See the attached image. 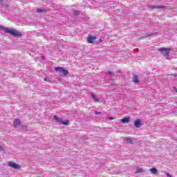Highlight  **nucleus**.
I'll use <instances>...</instances> for the list:
<instances>
[{
  "label": "nucleus",
  "mask_w": 177,
  "mask_h": 177,
  "mask_svg": "<svg viewBox=\"0 0 177 177\" xmlns=\"http://www.w3.org/2000/svg\"><path fill=\"white\" fill-rule=\"evenodd\" d=\"M0 30L3 31L7 34H10L11 35H13V37H21V32L17 31L16 29L8 28L0 26Z\"/></svg>",
  "instance_id": "1"
},
{
  "label": "nucleus",
  "mask_w": 177,
  "mask_h": 177,
  "mask_svg": "<svg viewBox=\"0 0 177 177\" xmlns=\"http://www.w3.org/2000/svg\"><path fill=\"white\" fill-rule=\"evenodd\" d=\"M91 97L92 99H93L94 102H99V99L97 98L96 96H95V95L92 94Z\"/></svg>",
  "instance_id": "15"
},
{
  "label": "nucleus",
  "mask_w": 177,
  "mask_h": 177,
  "mask_svg": "<svg viewBox=\"0 0 177 177\" xmlns=\"http://www.w3.org/2000/svg\"><path fill=\"white\" fill-rule=\"evenodd\" d=\"M151 8L152 9H162V6H151Z\"/></svg>",
  "instance_id": "12"
},
{
  "label": "nucleus",
  "mask_w": 177,
  "mask_h": 177,
  "mask_svg": "<svg viewBox=\"0 0 177 177\" xmlns=\"http://www.w3.org/2000/svg\"><path fill=\"white\" fill-rule=\"evenodd\" d=\"M96 41V37L92 36L91 35H89L88 37H87V42L88 44H93Z\"/></svg>",
  "instance_id": "6"
},
{
  "label": "nucleus",
  "mask_w": 177,
  "mask_h": 177,
  "mask_svg": "<svg viewBox=\"0 0 177 177\" xmlns=\"http://www.w3.org/2000/svg\"><path fill=\"white\" fill-rule=\"evenodd\" d=\"M131 120V118L129 117L127 118H124L122 119H121V122L122 124H128V122H129V120Z\"/></svg>",
  "instance_id": "7"
},
{
  "label": "nucleus",
  "mask_w": 177,
  "mask_h": 177,
  "mask_svg": "<svg viewBox=\"0 0 177 177\" xmlns=\"http://www.w3.org/2000/svg\"><path fill=\"white\" fill-rule=\"evenodd\" d=\"M172 75H173V77H177V73L176 74H174Z\"/></svg>",
  "instance_id": "19"
},
{
  "label": "nucleus",
  "mask_w": 177,
  "mask_h": 177,
  "mask_svg": "<svg viewBox=\"0 0 177 177\" xmlns=\"http://www.w3.org/2000/svg\"><path fill=\"white\" fill-rule=\"evenodd\" d=\"M124 140L127 143H132V138H124Z\"/></svg>",
  "instance_id": "14"
},
{
  "label": "nucleus",
  "mask_w": 177,
  "mask_h": 177,
  "mask_svg": "<svg viewBox=\"0 0 177 177\" xmlns=\"http://www.w3.org/2000/svg\"><path fill=\"white\" fill-rule=\"evenodd\" d=\"M37 13H42L44 12V10L42 8H38L37 10Z\"/></svg>",
  "instance_id": "16"
},
{
  "label": "nucleus",
  "mask_w": 177,
  "mask_h": 177,
  "mask_svg": "<svg viewBox=\"0 0 177 177\" xmlns=\"http://www.w3.org/2000/svg\"><path fill=\"white\" fill-rule=\"evenodd\" d=\"M13 124L15 127H17V125H20V120L16 119L15 120H14Z\"/></svg>",
  "instance_id": "11"
},
{
  "label": "nucleus",
  "mask_w": 177,
  "mask_h": 177,
  "mask_svg": "<svg viewBox=\"0 0 177 177\" xmlns=\"http://www.w3.org/2000/svg\"><path fill=\"white\" fill-rule=\"evenodd\" d=\"M158 50L159 52H161V53L163 54L164 56L168 57V55H169V50H171V49L162 48H159Z\"/></svg>",
  "instance_id": "4"
},
{
  "label": "nucleus",
  "mask_w": 177,
  "mask_h": 177,
  "mask_svg": "<svg viewBox=\"0 0 177 177\" xmlns=\"http://www.w3.org/2000/svg\"><path fill=\"white\" fill-rule=\"evenodd\" d=\"M77 13H78V11H76V12H75V15H77Z\"/></svg>",
  "instance_id": "23"
},
{
  "label": "nucleus",
  "mask_w": 177,
  "mask_h": 177,
  "mask_svg": "<svg viewBox=\"0 0 177 177\" xmlns=\"http://www.w3.org/2000/svg\"><path fill=\"white\" fill-rule=\"evenodd\" d=\"M109 118H110V120H114V118H112V117H111Z\"/></svg>",
  "instance_id": "22"
},
{
  "label": "nucleus",
  "mask_w": 177,
  "mask_h": 177,
  "mask_svg": "<svg viewBox=\"0 0 177 177\" xmlns=\"http://www.w3.org/2000/svg\"><path fill=\"white\" fill-rule=\"evenodd\" d=\"M142 123H140V120H137L136 121H134V127H136V128H139L140 127H141Z\"/></svg>",
  "instance_id": "8"
},
{
  "label": "nucleus",
  "mask_w": 177,
  "mask_h": 177,
  "mask_svg": "<svg viewBox=\"0 0 177 177\" xmlns=\"http://www.w3.org/2000/svg\"><path fill=\"white\" fill-rule=\"evenodd\" d=\"M167 176L171 177L170 174L168 173L167 174Z\"/></svg>",
  "instance_id": "20"
},
{
  "label": "nucleus",
  "mask_w": 177,
  "mask_h": 177,
  "mask_svg": "<svg viewBox=\"0 0 177 177\" xmlns=\"http://www.w3.org/2000/svg\"><path fill=\"white\" fill-rule=\"evenodd\" d=\"M145 172V169L142 167H139L137 169L136 173L137 174H143Z\"/></svg>",
  "instance_id": "10"
},
{
  "label": "nucleus",
  "mask_w": 177,
  "mask_h": 177,
  "mask_svg": "<svg viewBox=\"0 0 177 177\" xmlns=\"http://www.w3.org/2000/svg\"><path fill=\"white\" fill-rule=\"evenodd\" d=\"M0 5H5V3L3 2V0H0Z\"/></svg>",
  "instance_id": "18"
},
{
  "label": "nucleus",
  "mask_w": 177,
  "mask_h": 177,
  "mask_svg": "<svg viewBox=\"0 0 177 177\" xmlns=\"http://www.w3.org/2000/svg\"><path fill=\"white\" fill-rule=\"evenodd\" d=\"M8 165L11 168H14V169H20V168H21L19 165L16 164L15 162H13L12 161L8 162Z\"/></svg>",
  "instance_id": "5"
},
{
  "label": "nucleus",
  "mask_w": 177,
  "mask_h": 177,
  "mask_svg": "<svg viewBox=\"0 0 177 177\" xmlns=\"http://www.w3.org/2000/svg\"><path fill=\"white\" fill-rule=\"evenodd\" d=\"M55 71H59V73H61V74H63L64 75H67L68 74V71L64 69V68L62 67H55Z\"/></svg>",
  "instance_id": "3"
},
{
  "label": "nucleus",
  "mask_w": 177,
  "mask_h": 177,
  "mask_svg": "<svg viewBox=\"0 0 177 177\" xmlns=\"http://www.w3.org/2000/svg\"><path fill=\"white\" fill-rule=\"evenodd\" d=\"M133 82H134V84H138V75H134V77L133 78Z\"/></svg>",
  "instance_id": "13"
},
{
  "label": "nucleus",
  "mask_w": 177,
  "mask_h": 177,
  "mask_svg": "<svg viewBox=\"0 0 177 177\" xmlns=\"http://www.w3.org/2000/svg\"><path fill=\"white\" fill-rule=\"evenodd\" d=\"M151 174H152L153 175H156V174H158V170H157V169H156L155 167H152L149 169Z\"/></svg>",
  "instance_id": "9"
},
{
  "label": "nucleus",
  "mask_w": 177,
  "mask_h": 177,
  "mask_svg": "<svg viewBox=\"0 0 177 177\" xmlns=\"http://www.w3.org/2000/svg\"><path fill=\"white\" fill-rule=\"evenodd\" d=\"M54 120L56 122H59L60 124L68 125V120L63 121V120L59 118L57 115H54Z\"/></svg>",
  "instance_id": "2"
},
{
  "label": "nucleus",
  "mask_w": 177,
  "mask_h": 177,
  "mask_svg": "<svg viewBox=\"0 0 177 177\" xmlns=\"http://www.w3.org/2000/svg\"><path fill=\"white\" fill-rule=\"evenodd\" d=\"M107 74H109V75L114 76V73H113V72H111V71H108Z\"/></svg>",
  "instance_id": "17"
},
{
  "label": "nucleus",
  "mask_w": 177,
  "mask_h": 177,
  "mask_svg": "<svg viewBox=\"0 0 177 177\" xmlns=\"http://www.w3.org/2000/svg\"><path fill=\"white\" fill-rule=\"evenodd\" d=\"M99 42H102V39H100Z\"/></svg>",
  "instance_id": "21"
},
{
  "label": "nucleus",
  "mask_w": 177,
  "mask_h": 177,
  "mask_svg": "<svg viewBox=\"0 0 177 177\" xmlns=\"http://www.w3.org/2000/svg\"><path fill=\"white\" fill-rule=\"evenodd\" d=\"M95 114H100V113H98V112H95Z\"/></svg>",
  "instance_id": "25"
},
{
  "label": "nucleus",
  "mask_w": 177,
  "mask_h": 177,
  "mask_svg": "<svg viewBox=\"0 0 177 177\" xmlns=\"http://www.w3.org/2000/svg\"><path fill=\"white\" fill-rule=\"evenodd\" d=\"M0 54H1V51H0Z\"/></svg>",
  "instance_id": "27"
},
{
  "label": "nucleus",
  "mask_w": 177,
  "mask_h": 177,
  "mask_svg": "<svg viewBox=\"0 0 177 177\" xmlns=\"http://www.w3.org/2000/svg\"><path fill=\"white\" fill-rule=\"evenodd\" d=\"M174 89H175L176 92H177V88H174Z\"/></svg>",
  "instance_id": "26"
},
{
  "label": "nucleus",
  "mask_w": 177,
  "mask_h": 177,
  "mask_svg": "<svg viewBox=\"0 0 177 177\" xmlns=\"http://www.w3.org/2000/svg\"><path fill=\"white\" fill-rule=\"evenodd\" d=\"M44 81H48V78L44 79Z\"/></svg>",
  "instance_id": "24"
}]
</instances>
